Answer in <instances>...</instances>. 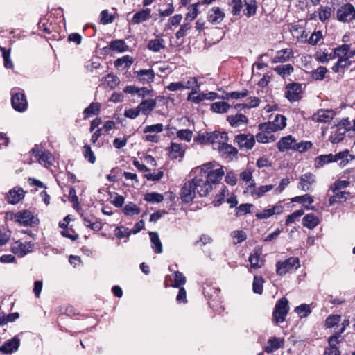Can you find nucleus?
I'll list each match as a JSON object with an SVG mask.
<instances>
[{
	"label": "nucleus",
	"mask_w": 355,
	"mask_h": 355,
	"mask_svg": "<svg viewBox=\"0 0 355 355\" xmlns=\"http://www.w3.org/2000/svg\"><path fill=\"white\" fill-rule=\"evenodd\" d=\"M213 162L206 163L192 170L195 176L192 178L197 193L200 197H205L213 189V185L218 184L224 175L223 168H214Z\"/></svg>",
	"instance_id": "nucleus-1"
},
{
	"label": "nucleus",
	"mask_w": 355,
	"mask_h": 355,
	"mask_svg": "<svg viewBox=\"0 0 355 355\" xmlns=\"http://www.w3.org/2000/svg\"><path fill=\"white\" fill-rule=\"evenodd\" d=\"M198 140L202 144H211L214 148L218 149V146L228 141V136L225 132L214 131L199 135Z\"/></svg>",
	"instance_id": "nucleus-2"
},
{
	"label": "nucleus",
	"mask_w": 355,
	"mask_h": 355,
	"mask_svg": "<svg viewBox=\"0 0 355 355\" xmlns=\"http://www.w3.org/2000/svg\"><path fill=\"white\" fill-rule=\"evenodd\" d=\"M289 311L288 300L286 297L279 299L272 313V320L276 324L282 323Z\"/></svg>",
	"instance_id": "nucleus-3"
},
{
	"label": "nucleus",
	"mask_w": 355,
	"mask_h": 355,
	"mask_svg": "<svg viewBox=\"0 0 355 355\" xmlns=\"http://www.w3.org/2000/svg\"><path fill=\"white\" fill-rule=\"evenodd\" d=\"M300 267V260L297 257H290L283 261H278L276 264L277 274L282 276L290 270H297Z\"/></svg>",
	"instance_id": "nucleus-4"
},
{
	"label": "nucleus",
	"mask_w": 355,
	"mask_h": 355,
	"mask_svg": "<svg viewBox=\"0 0 355 355\" xmlns=\"http://www.w3.org/2000/svg\"><path fill=\"white\" fill-rule=\"evenodd\" d=\"M337 19L342 22H349L355 19V8L351 3H346L337 10Z\"/></svg>",
	"instance_id": "nucleus-5"
},
{
	"label": "nucleus",
	"mask_w": 355,
	"mask_h": 355,
	"mask_svg": "<svg viewBox=\"0 0 355 355\" xmlns=\"http://www.w3.org/2000/svg\"><path fill=\"white\" fill-rule=\"evenodd\" d=\"M302 84L292 83L286 87L285 97L291 102L297 101L302 98Z\"/></svg>",
	"instance_id": "nucleus-6"
},
{
	"label": "nucleus",
	"mask_w": 355,
	"mask_h": 355,
	"mask_svg": "<svg viewBox=\"0 0 355 355\" xmlns=\"http://www.w3.org/2000/svg\"><path fill=\"white\" fill-rule=\"evenodd\" d=\"M234 142L241 149L250 150L254 146L255 138L252 134H239L235 136Z\"/></svg>",
	"instance_id": "nucleus-7"
},
{
	"label": "nucleus",
	"mask_w": 355,
	"mask_h": 355,
	"mask_svg": "<svg viewBox=\"0 0 355 355\" xmlns=\"http://www.w3.org/2000/svg\"><path fill=\"white\" fill-rule=\"evenodd\" d=\"M11 103L12 107L17 112H24L26 110L28 103L24 93L12 91Z\"/></svg>",
	"instance_id": "nucleus-8"
},
{
	"label": "nucleus",
	"mask_w": 355,
	"mask_h": 355,
	"mask_svg": "<svg viewBox=\"0 0 355 355\" xmlns=\"http://www.w3.org/2000/svg\"><path fill=\"white\" fill-rule=\"evenodd\" d=\"M197 193L193 180L187 182L181 189L180 197L183 202H189L193 200Z\"/></svg>",
	"instance_id": "nucleus-9"
},
{
	"label": "nucleus",
	"mask_w": 355,
	"mask_h": 355,
	"mask_svg": "<svg viewBox=\"0 0 355 355\" xmlns=\"http://www.w3.org/2000/svg\"><path fill=\"white\" fill-rule=\"evenodd\" d=\"M34 243L31 241H16L12 245V252L19 256L24 257V255L33 251Z\"/></svg>",
	"instance_id": "nucleus-10"
},
{
	"label": "nucleus",
	"mask_w": 355,
	"mask_h": 355,
	"mask_svg": "<svg viewBox=\"0 0 355 355\" xmlns=\"http://www.w3.org/2000/svg\"><path fill=\"white\" fill-rule=\"evenodd\" d=\"M20 345V339L17 336L6 340L1 347L0 352L4 354H12L16 352Z\"/></svg>",
	"instance_id": "nucleus-11"
},
{
	"label": "nucleus",
	"mask_w": 355,
	"mask_h": 355,
	"mask_svg": "<svg viewBox=\"0 0 355 355\" xmlns=\"http://www.w3.org/2000/svg\"><path fill=\"white\" fill-rule=\"evenodd\" d=\"M315 182V176L311 173H306L300 176L299 187L303 191H311L312 185Z\"/></svg>",
	"instance_id": "nucleus-12"
},
{
	"label": "nucleus",
	"mask_w": 355,
	"mask_h": 355,
	"mask_svg": "<svg viewBox=\"0 0 355 355\" xmlns=\"http://www.w3.org/2000/svg\"><path fill=\"white\" fill-rule=\"evenodd\" d=\"M134 75L143 84L153 82L155 77V73L152 69L135 71H134Z\"/></svg>",
	"instance_id": "nucleus-13"
},
{
	"label": "nucleus",
	"mask_w": 355,
	"mask_h": 355,
	"mask_svg": "<svg viewBox=\"0 0 355 355\" xmlns=\"http://www.w3.org/2000/svg\"><path fill=\"white\" fill-rule=\"evenodd\" d=\"M255 185L256 184L254 181L252 180V182H250V184L248 186L247 189L250 192L252 196L256 198H260L263 196L265 193L270 191L274 188V185L269 184L262 185L256 189Z\"/></svg>",
	"instance_id": "nucleus-14"
},
{
	"label": "nucleus",
	"mask_w": 355,
	"mask_h": 355,
	"mask_svg": "<svg viewBox=\"0 0 355 355\" xmlns=\"http://www.w3.org/2000/svg\"><path fill=\"white\" fill-rule=\"evenodd\" d=\"M284 211V206L282 205H276L272 206L271 208L263 210L261 212H257L255 216L258 219H267L273 215L280 214Z\"/></svg>",
	"instance_id": "nucleus-15"
},
{
	"label": "nucleus",
	"mask_w": 355,
	"mask_h": 355,
	"mask_svg": "<svg viewBox=\"0 0 355 355\" xmlns=\"http://www.w3.org/2000/svg\"><path fill=\"white\" fill-rule=\"evenodd\" d=\"M24 197V191L20 187H14L7 194L6 200L9 204L16 205Z\"/></svg>",
	"instance_id": "nucleus-16"
},
{
	"label": "nucleus",
	"mask_w": 355,
	"mask_h": 355,
	"mask_svg": "<svg viewBox=\"0 0 355 355\" xmlns=\"http://www.w3.org/2000/svg\"><path fill=\"white\" fill-rule=\"evenodd\" d=\"M225 18V13L219 7H214L208 12V21L213 24H219Z\"/></svg>",
	"instance_id": "nucleus-17"
},
{
	"label": "nucleus",
	"mask_w": 355,
	"mask_h": 355,
	"mask_svg": "<svg viewBox=\"0 0 355 355\" xmlns=\"http://www.w3.org/2000/svg\"><path fill=\"white\" fill-rule=\"evenodd\" d=\"M334 113L331 110H319L313 115V120L316 122L327 123L333 119Z\"/></svg>",
	"instance_id": "nucleus-18"
},
{
	"label": "nucleus",
	"mask_w": 355,
	"mask_h": 355,
	"mask_svg": "<svg viewBox=\"0 0 355 355\" xmlns=\"http://www.w3.org/2000/svg\"><path fill=\"white\" fill-rule=\"evenodd\" d=\"M354 159L355 156L349 154V151L347 149L333 155V162H336L340 160L339 165L341 167H345L349 162V160Z\"/></svg>",
	"instance_id": "nucleus-19"
},
{
	"label": "nucleus",
	"mask_w": 355,
	"mask_h": 355,
	"mask_svg": "<svg viewBox=\"0 0 355 355\" xmlns=\"http://www.w3.org/2000/svg\"><path fill=\"white\" fill-rule=\"evenodd\" d=\"M14 218L17 222L25 226L31 225L33 220V216L31 212L28 210L16 213Z\"/></svg>",
	"instance_id": "nucleus-20"
},
{
	"label": "nucleus",
	"mask_w": 355,
	"mask_h": 355,
	"mask_svg": "<svg viewBox=\"0 0 355 355\" xmlns=\"http://www.w3.org/2000/svg\"><path fill=\"white\" fill-rule=\"evenodd\" d=\"M81 217L83 220L84 225L93 230L98 231L102 228V225L92 215L83 214Z\"/></svg>",
	"instance_id": "nucleus-21"
},
{
	"label": "nucleus",
	"mask_w": 355,
	"mask_h": 355,
	"mask_svg": "<svg viewBox=\"0 0 355 355\" xmlns=\"http://www.w3.org/2000/svg\"><path fill=\"white\" fill-rule=\"evenodd\" d=\"M335 8L329 6H320L318 9V19L322 22L325 23L329 20Z\"/></svg>",
	"instance_id": "nucleus-22"
},
{
	"label": "nucleus",
	"mask_w": 355,
	"mask_h": 355,
	"mask_svg": "<svg viewBox=\"0 0 355 355\" xmlns=\"http://www.w3.org/2000/svg\"><path fill=\"white\" fill-rule=\"evenodd\" d=\"M338 343V336H330L328 339L329 347L325 349L324 355H340L336 347Z\"/></svg>",
	"instance_id": "nucleus-23"
},
{
	"label": "nucleus",
	"mask_w": 355,
	"mask_h": 355,
	"mask_svg": "<svg viewBox=\"0 0 355 355\" xmlns=\"http://www.w3.org/2000/svg\"><path fill=\"white\" fill-rule=\"evenodd\" d=\"M295 139L291 136L288 135L282 137L277 143V148L280 152H284L288 149H293Z\"/></svg>",
	"instance_id": "nucleus-24"
},
{
	"label": "nucleus",
	"mask_w": 355,
	"mask_h": 355,
	"mask_svg": "<svg viewBox=\"0 0 355 355\" xmlns=\"http://www.w3.org/2000/svg\"><path fill=\"white\" fill-rule=\"evenodd\" d=\"M157 102L155 99H146L142 101L139 105L138 107L140 112L144 115H148L149 113L153 111L156 107Z\"/></svg>",
	"instance_id": "nucleus-25"
},
{
	"label": "nucleus",
	"mask_w": 355,
	"mask_h": 355,
	"mask_svg": "<svg viewBox=\"0 0 355 355\" xmlns=\"http://www.w3.org/2000/svg\"><path fill=\"white\" fill-rule=\"evenodd\" d=\"M293 55V51L291 49H284L278 51L275 56L272 58V63H284L289 60Z\"/></svg>",
	"instance_id": "nucleus-26"
},
{
	"label": "nucleus",
	"mask_w": 355,
	"mask_h": 355,
	"mask_svg": "<svg viewBox=\"0 0 355 355\" xmlns=\"http://www.w3.org/2000/svg\"><path fill=\"white\" fill-rule=\"evenodd\" d=\"M150 12L151 10L150 8H146L137 12L132 18V23L135 24H139L147 21L150 17Z\"/></svg>",
	"instance_id": "nucleus-27"
},
{
	"label": "nucleus",
	"mask_w": 355,
	"mask_h": 355,
	"mask_svg": "<svg viewBox=\"0 0 355 355\" xmlns=\"http://www.w3.org/2000/svg\"><path fill=\"white\" fill-rule=\"evenodd\" d=\"M128 46L126 45L125 42L123 40H115L112 41L110 44L105 48L112 51L116 52H125L128 50Z\"/></svg>",
	"instance_id": "nucleus-28"
},
{
	"label": "nucleus",
	"mask_w": 355,
	"mask_h": 355,
	"mask_svg": "<svg viewBox=\"0 0 355 355\" xmlns=\"http://www.w3.org/2000/svg\"><path fill=\"white\" fill-rule=\"evenodd\" d=\"M284 345V339L280 338H272L268 341V344L264 347L265 352L271 353L281 348Z\"/></svg>",
	"instance_id": "nucleus-29"
},
{
	"label": "nucleus",
	"mask_w": 355,
	"mask_h": 355,
	"mask_svg": "<svg viewBox=\"0 0 355 355\" xmlns=\"http://www.w3.org/2000/svg\"><path fill=\"white\" fill-rule=\"evenodd\" d=\"M169 153L172 159H182L184 155V150L182 144L171 142Z\"/></svg>",
	"instance_id": "nucleus-30"
},
{
	"label": "nucleus",
	"mask_w": 355,
	"mask_h": 355,
	"mask_svg": "<svg viewBox=\"0 0 355 355\" xmlns=\"http://www.w3.org/2000/svg\"><path fill=\"white\" fill-rule=\"evenodd\" d=\"M261 252L255 250L253 254L249 257V262L250 263L251 269H259L263 266V260L260 259Z\"/></svg>",
	"instance_id": "nucleus-31"
},
{
	"label": "nucleus",
	"mask_w": 355,
	"mask_h": 355,
	"mask_svg": "<svg viewBox=\"0 0 355 355\" xmlns=\"http://www.w3.org/2000/svg\"><path fill=\"white\" fill-rule=\"evenodd\" d=\"M333 154L321 155L316 157L314 159V166L315 168H322L326 164L332 163Z\"/></svg>",
	"instance_id": "nucleus-32"
},
{
	"label": "nucleus",
	"mask_w": 355,
	"mask_h": 355,
	"mask_svg": "<svg viewBox=\"0 0 355 355\" xmlns=\"http://www.w3.org/2000/svg\"><path fill=\"white\" fill-rule=\"evenodd\" d=\"M349 192L347 191H337L336 193H334V195L331 196L329 199V202L330 205H333L338 202H345L347 200Z\"/></svg>",
	"instance_id": "nucleus-33"
},
{
	"label": "nucleus",
	"mask_w": 355,
	"mask_h": 355,
	"mask_svg": "<svg viewBox=\"0 0 355 355\" xmlns=\"http://www.w3.org/2000/svg\"><path fill=\"white\" fill-rule=\"evenodd\" d=\"M150 241L152 243V248L154 252L156 254H160L162 252V244L160 241L159 235L157 232H151L149 233Z\"/></svg>",
	"instance_id": "nucleus-34"
},
{
	"label": "nucleus",
	"mask_w": 355,
	"mask_h": 355,
	"mask_svg": "<svg viewBox=\"0 0 355 355\" xmlns=\"http://www.w3.org/2000/svg\"><path fill=\"white\" fill-rule=\"evenodd\" d=\"M148 49L153 52H159L165 48V41L162 38L150 40L147 45Z\"/></svg>",
	"instance_id": "nucleus-35"
},
{
	"label": "nucleus",
	"mask_w": 355,
	"mask_h": 355,
	"mask_svg": "<svg viewBox=\"0 0 355 355\" xmlns=\"http://www.w3.org/2000/svg\"><path fill=\"white\" fill-rule=\"evenodd\" d=\"M318 223L319 219L313 214H308L302 219L303 225L310 230L315 227Z\"/></svg>",
	"instance_id": "nucleus-36"
},
{
	"label": "nucleus",
	"mask_w": 355,
	"mask_h": 355,
	"mask_svg": "<svg viewBox=\"0 0 355 355\" xmlns=\"http://www.w3.org/2000/svg\"><path fill=\"white\" fill-rule=\"evenodd\" d=\"M35 157L37 159L40 164L45 166L52 164L53 160V155L49 150L42 151L41 154H35Z\"/></svg>",
	"instance_id": "nucleus-37"
},
{
	"label": "nucleus",
	"mask_w": 355,
	"mask_h": 355,
	"mask_svg": "<svg viewBox=\"0 0 355 355\" xmlns=\"http://www.w3.org/2000/svg\"><path fill=\"white\" fill-rule=\"evenodd\" d=\"M274 71L278 75L284 78L293 72L294 68L291 64H287L275 67L274 68Z\"/></svg>",
	"instance_id": "nucleus-38"
},
{
	"label": "nucleus",
	"mask_w": 355,
	"mask_h": 355,
	"mask_svg": "<svg viewBox=\"0 0 355 355\" xmlns=\"http://www.w3.org/2000/svg\"><path fill=\"white\" fill-rule=\"evenodd\" d=\"M227 121L232 127H238L241 123H247L248 118L243 114H236L235 116H228Z\"/></svg>",
	"instance_id": "nucleus-39"
},
{
	"label": "nucleus",
	"mask_w": 355,
	"mask_h": 355,
	"mask_svg": "<svg viewBox=\"0 0 355 355\" xmlns=\"http://www.w3.org/2000/svg\"><path fill=\"white\" fill-rule=\"evenodd\" d=\"M352 64L350 59L348 58H340L337 62L332 67V71L338 73L340 69L343 71L347 69Z\"/></svg>",
	"instance_id": "nucleus-40"
},
{
	"label": "nucleus",
	"mask_w": 355,
	"mask_h": 355,
	"mask_svg": "<svg viewBox=\"0 0 355 355\" xmlns=\"http://www.w3.org/2000/svg\"><path fill=\"white\" fill-rule=\"evenodd\" d=\"M230 107V105L224 101L215 102L211 105V110L216 113H226Z\"/></svg>",
	"instance_id": "nucleus-41"
},
{
	"label": "nucleus",
	"mask_w": 355,
	"mask_h": 355,
	"mask_svg": "<svg viewBox=\"0 0 355 355\" xmlns=\"http://www.w3.org/2000/svg\"><path fill=\"white\" fill-rule=\"evenodd\" d=\"M245 10V15L248 17H250L256 14L257 6L256 0H244Z\"/></svg>",
	"instance_id": "nucleus-42"
},
{
	"label": "nucleus",
	"mask_w": 355,
	"mask_h": 355,
	"mask_svg": "<svg viewBox=\"0 0 355 355\" xmlns=\"http://www.w3.org/2000/svg\"><path fill=\"white\" fill-rule=\"evenodd\" d=\"M132 63H133V58L131 56L126 55H124L121 58L116 59L114 61V64L117 68L123 66L124 68L128 69L131 66V64Z\"/></svg>",
	"instance_id": "nucleus-43"
},
{
	"label": "nucleus",
	"mask_w": 355,
	"mask_h": 355,
	"mask_svg": "<svg viewBox=\"0 0 355 355\" xmlns=\"http://www.w3.org/2000/svg\"><path fill=\"white\" fill-rule=\"evenodd\" d=\"M225 141L221 146H218V150L223 154H226L229 156H235L238 153V150L236 148L230 145Z\"/></svg>",
	"instance_id": "nucleus-44"
},
{
	"label": "nucleus",
	"mask_w": 355,
	"mask_h": 355,
	"mask_svg": "<svg viewBox=\"0 0 355 355\" xmlns=\"http://www.w3.org/2000/svg\"><path fill=\"white\" fill-rule=\"evenodd\" d=\"M205 100L204 93H198L197 88L193 89L187 96V101H191L196 104H199Z\"/></svg>",
	"instance_id": "nucleus-45"
},
{
	"label": "nucleus",
	"mask_w": 355,
	"mask_h": 355,
	"mask_svg": "<svg viewBox=\"0 0 355 355\" xmlns=\"http://www.w3.org/2000/svg\"><path fill=\"white\" fill-rule=\"evenodd\" d=\"M101 107V103L93 102L84 110L83 113L86 117H89L91 115H96L99 113Z\"/></svg>",
	"instance_id": "nucleus-46"
},
{
	"label": "nucleus",
	"mask_w": 355,
	"mask_h": 355,
	"mask_svg": "<svg viewBox=\"0 0 355 355\" xmlns=\"http://www.w3.org/2000/svg\"><path fill=\"white\" fill-rule=\"evenodd\" d=\"M349 45L342 44L334 49V57H338V59L347 58L349 53Z\"/></svg>",
	"instance_id": "nucleus-47"
},
{
	"label": "nucleus",
	"mask_w": 355,
	"mask_h": 355,
	"mask_svg": "<svg viewBox=\"0 0 355 355\" xmlns=\"http://www.w3.org/2000/svg\"><path fill=\"white\" fill-rule=\"evenodd\" d=\"M264 282V280L262 277L255 275L254 277V281L252 284V290L253 292L257 294H262L263 293V284Z\"/></svg>",
	"instance_id": "nucleus-48"
},
{
	"label": "nucleus",
	"mask_w": 355,
	"mask_h": 355,
	"mask_svg": "<svg viewBox=\"0 0 355 355\" xmlns=\"http://www.w3.org/2000/svg\"><path fill=\"white\" fill-rule=\"evenodd\" d=\"M328 70L326 67L320 66L316 69L312 71L311 78L315 80H322L325 78Z\"/></svg>",
	"instance_id": "nucleus-49"
},
{
	"label": "nucleus",
	"mask_w": 355,
	"mask_h": 355,
	"mask_svg": "<svg viewBox=\"0 0 355 355\" xmlns=\"http://www.w3.org/2000/svg\"><path fill=\"white\" fill-rule=\"evenodd\" d=\"M186 282V277L184 276V275L179 272L175 271L174 272V281L171 284V286L175 287V288H180L181 286L184 285Z\"/></svg>",
	"instance_id": "nucleus-50"
},
{
	"label": "nucleus",
	"mask_w": 355,
	"mask_h": 355,
	"mask_svg": "<svg viewBox=\"0 0 355 355\" xmlns=\"http://www.w3.org/2000/svg\"><path fill=\"white\" fill-rule=\"evenodd\" d=\"M123 212L125 215L134 216L139 214L140 209L135 204L130 202L125 205Z\"/></svg>",
	"instance_id": "nucleus-51"
},
{
	"label": "nucleus",
	"mask_w": 355,
	"mask_h": 355,
	"mask_svg": "<svg viewBox=\"0 0 355 355\" xmlns=\"http://www.w3.org/2000/svg\"><path fill=\"white\" fill-rule=\"evenodd\" d=\"M256 139L258 142L266 144L274 141L275 140V137L274 135H269L266 132L261 131L257 134Z\"/></svg>",
	"instance_id": "nucleus-52"
},
{
	"label": "nucleus",
	"mask_w": 355,
	"mask_h": 355,
	"mask_svg": "<svg viewBox=\"0 0 355 355\" xmlns=\"http://www.w3.org/2000/svg\"><path fill=\"white\" fill-rule=\"evenodd\" d=\"M253 207L252 204L250 203H245L241 204L236 209L235 216L236 217H240L243 215L248 214L250 212L251 207Z\"/></svg>",
	"instance_id": "nucleus-53"
},
{
	"label": "nucleus",
	"mask_w": 355,
	"mask_h": 355,
	"mask_svg": "<svg viewBox=\"0 0 355 355\" xmlns=\"http://www.w3.org/2000/svg\"><path fill=\"white\" fill-rule=\"evenodd\" d=\"M295 312L299 315L300 318L307 317L311 312L309 305L306 304H300L295 307Z\"/></svg>",
	"instance_id": "nucleus-54"
},
{
	"label": "nucleus",
	"mask_w": 355,
	"mask_h": 355,
	"mask_svg": "<svg viewBox=\"0 0 355 355\" xmlns=\"http://www.w3.org/2000/svg\"><path fill=\"white\" fill-rule=\"evenodd\" d=\"M0 49L2 53V56L3 58L5 67L7 69H12L13 63L10 58V49H7L4 47L1 46Z\"/></svg>",
	"instance_id": "nucleus-55"
},
{
	"label": "nucleus",
	"mask_w": 355,
	"mask_h": 355,
	"mask_svg": "<svg viewBox=\"0 0 355 355\" xmlns=\"http://www.w3.org/2000/svg\"><path fill=\"white\" fill-rule=\"evenodd\" d=\"M272 123L278 130H282L286 125V118L282 114H277Z\"/></svg>",
	"instance_id": "nucleus-56"
},
{
	"label": "nucleus",
	"mask_w": 355,
	"mask_h": 355,
	"mask_svg": "<svg viewBox=\"0 0 355 355\" xmlns=\"http://www.w3.org/2000/svg\"><path fill=\"white\" fill-rule=\"evenodd\" d=\"M144 200L149 202H161L164 200V197L162 194L152 192L148 193L144 196Z\"/></svg>",
	"instance_id": "nucleus-57"
},
{
	"label": "nucleus",
	"mask_w": 355,
	"mask_h": 355,
	"mask_svg": "<svg viewBox=\"0 0 355 355\" xmlns=\"http://www.w3.org/2000/svg\"><path fill=\"white\" fill-rule=\"evenodd\" d=\"M272 122L263 123L259 125V130L266 132L268 135H273L274 132L277 131V128L274 126Z\"/></svg>",
	"instance_id": "nucleus-58"
},
{
	"label": "nucleus",
	"mask_w": 355,
	"mask_h": 355,
	"mask_svg": "<svg viewBox=\"0 0 355 355\" xmlns=\"http://www.w3.org/2000/svg\"><path fill=\"white\" fill-rule=\"evenodd\" d=\"M341 320L339 315H331L325 320V326L327 328H332L337 325Z\"/></svg>",
	"instance_id": "nucleus-59"
},
{
	"label": "nucleus",
	"mask_w": 355,
	"mask_h": 355,
	"mask_svg": "<svg viewBox=\"0 0 355 355\" xmlns=\"http://www.w3.org/2000/svg\"><path fill=\"white\" fill-rule=\"evenodd\" d=\"M83 155L85 158L87 159L89 162L92 164L95 162L96 157L92 150L90 146L86 144L83 146Z\"/></svg>",
	"instance_id": "nucleus-60"
},
{
	"label": "nucleus",
	"mask_w": 355,
	"mask_h": 355,
	"mask_svg": "<svg viewBox=\"0 0 355 355\" xmlns=\"http://www.w3.org/2000/svg\"><path fill=\"white\" fill-rule=\"evenodd\" d=\"M313 198L309 194H305L300 196H296L291 198L292 202L305 203L307 202L309 205H311L313 202Z\"/></svg>",
	"instance_id": "nucleus-61"
},
{
	"label": "nucleus",
	"mask_w": 355,
	"mask_h": 355,
	"mask_svg": "<svg viewBox=\"0 0 355 355\" xmlns=\"http://www.w3.org/2000/svg\"><path fill=\"white\" fill-rule=\"evenodd\" d=\"M230 6L232 8V13L233 15H238L240 14L241 8H243L241 0H231Z\"/></svg>",
	"instance_id": "nucleus-62"
},
{
	"label": "nucleus",
	"mask_w": 355,
	"mask_h": 355,
	"mask_svg": "<svg viewBox=\"0 0 355 355\" xmlns=\"http://www.w3.org/2000/svg\"><path fill=\"white\" fill-rule=\"evenodd\" d=\"M311 141H302L297 144H294L293 149L300 153L304 152L312 147Z\"/></svg>",
	"instance_id": "nucleus-63"
},
{
	"label": "nucleus",
	"mask_w": 355,
	"mask_h": 355,
	"mask_svg": "<svg viewBox=\"0 0 355 355\" xmlns=\"http://www.w3.org/2000/svg\"><path fill=\"white\" fill-rule=\"evenodd\" d=\"M177 136L181 140L190 141L193 137V132L189 129L180 130L177 132Z\"/></svg>",
	"instance_id": "nucleus-64"
}]
</instances>
